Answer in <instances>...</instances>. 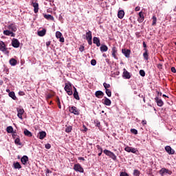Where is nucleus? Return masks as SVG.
Segmentation results:
<instances>
[{
    "mask_svg": "<svg viewBox=\"0 0 176 176\" xmlns=\"http://www.w3.org/2000/svg\"><path fill=\"white\" fill-rule=\"evenodd\" d=\"M65 90L67 93L68 96H72V94H74V92L72 91V85L69 82L65 83Z\"/></svg>",
    "mask_w": 176,
    "mask_h": 176,
    "instance_id": "obj_1",
    "label": "nucleus"
},
{
    "mask_svg": "<svg viewBox=\"0 0 176 176\" xmlns=\"http://www.w3.org/2000/svg\"><path fill=\"white\" fill-rule=\"evenodd\" d=\"M103 153H104V155H106L107 156H109V157H111V159H112L113 160H116L117 157L115 155V153H112V151H110L109 150H107L104 149L103 151Z\"/></svg>",
    "mask_w": 176,
    "mask_h": 176,
    "instance_id": "obj_2",
    "label": "nucleus"
},
{
    "mask_svg": "<svg viewBox=\"0 0 176 176\" xmlns=\"http://www.w3.org/2000/svg\"><path fill=\"white\" fill-rule=\"evenodd\" d=\"M74 171H77L78 173H85V170L83 169V167H82V165H80V164H74Z\"/></svg>",
    "mask_w": 176,
    "mask_h": 176,
    "instance_id": "obj_3",
    "label": "nucleus"
},
{
    "mask_svg": "<svg viewBox=\"0 0 176 176\" xmlns=\"http://www.w3.org/2000/svg\"><path fill=\"white\" fill-rule=\"evenodd\" d=\"M160 174L162 176H164L165 174H168V175H171V174H173V171L166 168H162L160 170Z\"/></svg>",
    "mask_w": 176,
    "mask_h": 176,
    "instance_id": "obj_4",
    "label": "nucleus"
},
{
    "mask_svg": "<svg viewBox=\"0 0 176 176\" xmlns=\"http://www.w3.org/2000/svg\"><path fill=\"white\" fill-rule=\"evenodd\" d=\"M111 56L115 58L116 60H118V48L116 46L113 45L111 49Z\"/></svg>",
    "mask_w": 176,
    "mask_h": 176,
    "instance_id": "obj_5",
    "label": "nucleus"
},
{
    "mask_svg": "<svg viewBox=\"0 0 176 176\" xmlns=\"http://www.w3.org/2000/svg\"><path fill=\"white\" fill-rule=\"evenodd\" d=\"M69 111L71 113H74V115H79V111L75 106L70 107Z\"/></svg>",
    "mask_w": 176,
    "mask_h": 176,
    "instance_id": "obj_6",
    "label": "nucleus"
},
{
    "mask_svg": "<svg viewBox=\"0 0 176 176\" xmlns=\"http://www.w3.org/2000/svg\"><path fill=\"white\" fill-rule=\"evenodd\" d=\"M12 46L15 48L20 47V41H19L17 38H13L12 41Z\"/></svg>",
    "mask_w": 176,
    "mask_h": 176,
    "instance_id": "obj_7",
    "label": "nucleus"
},
{
    "mask_svg": "<svg viewBox=\"0 0 176 176\" xmlns=\"http://www.w3.org/2000/svg\"><path fill=\"white\" fill-rule=\"evenodd\" d=\"M56 37L57 39H59V41L64 43V37L63 36V34L60 32L57 31L56 32Z\"/></svg>",
    "mask_w": 176,
    "mask_h": 176,
    "instance_id": "obj_8",
    "label": "nucleus"
},
{
    "mask_svg": "<svg viewBox=\"0 0 176 176\" xmlns=\"http://www.w3.org/2000/svg\"><path fill=\"white\" fill-rule=\"evenodd\" d=\"M165 151L168 153V155H174V153H175L174 149H173L170 146H165Z\"/></svg>",
    "mask_w": 176,
    "mask_h": 176,
    "instance_id": "obj_9",
    "label": "nucleus"
},
{
    "mask_svg": "<svg viewBox=\"0 0 176 176\" xmlns=\"http://www.w3.org/2000/svg\"><path fill=\"white\" fill-rule=\"evenodd\" d=\"M122 52L123 54H124L126 58H130V53H131V50L127 49H122Z\"/></svg>",
    "mask_w": 176,
    "mask_h": 176,
    "instance_id": "obj_10",
    "label": "nucleus"
},
{
    "mask_svg": "<svg viewBox=\"0 0 176 176\" xmlns=\"http://www.w3.org/2000/svg\"><path fill=\"white\" fill-rule=\"evenodd\" d=\"M17 116L19 119H23V115H24V109H16Z\"/></svg>",
    "mask_w": 176,
    "mask_h": 176,
    "instance_id": "obj_11",
    "label": "nucleus"
},
{
    "mask_svg": "<svg viewBox=\"0 0 176 176\" xmlns=\"http://www.w3.org/2000/svg\"><path fill=\"white\" fill-rule=\"evenodd\" d=\"M155 101L157 102V105L158 107H163L164 105V102H163V100L162 99H160L158 96H156L155 98Z\"/></svg>",
    "mask_w": 176,
    "mask_h": 176,
    "instance_id": "obj_12",
    "label": "nucleus"
},
{
    "mask_svg": "<svg viewBox=\"0 0 176 176\" xmlns=\"http://www.w3.org/2000/svg\"><path fill=\"white\" fill-rule=\"evenodd\" d=\"M0 50L1 52H6L8 48L6 47V44L2 41H0Z\"/></svg>",
    "mask_w": 176,
    "mask_h": 176,
    "instance_id": "obj_13",
    "label": "nucleus"
},
{
    "mask_svg": "<svg viewBox=\"0 0 176 176\" xmlns=\"http://www.w3.org/2000/svg\"><path fill=\"white\" fill-rule=\"evenodd\" d=\"M32 6L34 8V13H38V12L39 11V4L36 2H32Z\"/></svg>",
    "mask_w": 176,
    "mask_h": 176,
    "instance_id": "obj_14",
    "label": "nucleus"
},
{
    "mask_svg": "<svg viewBox=\"0 0 176 176\" xmlns=\"http://www.w3.org/2000/svg\"><path fill=\"white\" fill-rule=\"evenodd\" d=\"M8 29L10 31H12V32H16L17 31V28L16 27V25H14V23H10L8 26Z\"/></svg>",
    "mask_w": 176,
    "mask_h": 176,
    "instance_id": "obj_15",
    "label": "nucleus"
},
{
    "mask_svg": "<svg viewBox=\"0 0 176 176\" xmlns=\"http://www.w3.org/2000/svg\"><path fill=\"white\" fill-rule=\"evenodd\" d=\"M3 35H6L7 36H12V37H14L16 36V34L12 32V31H10V30H4L3 32Z\"/></svg>",
    "mask_w": 176,
    "mask_h": 176,
    "instance_id": "obj_16",
    "label": "nucleus"
},
{
    "mask_svg": "<svg viewBox=\"0 0 176 176\" xmlns=\"http://www.w3.org/2000/svg\"><path fill=\"white\" fill-rule=\"evenodd\" d=\"M122 76L123 78H124V79H130V78H131V76L130 75V72H128L126 69H124Z\"/></svg>",
    "mask_w": 176,
    "mask_h": 176,
    "instance_id": "obj_17",
    "label": "nucleus"
},
{
    "mask_svg": "<svg viewBox=\"0 0 176 176\" xmlns=\"http://www.w3.org/2000/svg\"><path fill=\"white\" fill-rule=\"evenodd\" d=\"M54 97V92L53 91H50L45 94L46 100H50V98Z\"/></svg>",
    "mask_w": 176,
    "mask_h": 176,
    "instance_id": "obj_18",
    "label": "nucleus"
},
{
    "mask_svg": "<svg viewBox=\"0 0 176 176\" xmlns=\"http://www.w3.org/2000/svg\"><path fill=\"white\" fill-rule=\"evenodd\" d=\"M103 101V104L104 105H107V107L111 106V104H112V102L111 101V100H109V98L104 97V99H102Z\"/></svg>",
    "mask_w": 176,
    "mask_h": 176,
    "instance_id": "obj_19",
    "label": "nucleus"
},
{
    "mask_svg": "<svg viewBox=\"0 0 176 176\" xmlns=\"http://www.w3.org/2000/svg\"><path fill=\"white\" fill-rule=\"evenodd\" d=\"M93 42L98 47H100L101 46V43H100V38L98 37H94L93 38Z\"/></svg>",
    "mask_w": 176,
    "mask_h": 176,
    "instance_id": "obj_20",
    "label": "nucleus"
},
{
    "mask_svg": "<svg viewBox=\"0 0 176 176\" xmlns=\"http://www.w3.org/2000/svg\"><path fill=\"white\" fill-rule=\"evenodd\" d=\"M21 162L22 163V164H23L24 166H25L27 164V162H28V156L27 155H23L21 158Z\"/></svg>",
    "mask_w": 176,
    "mask_h": 176,
    "instance_id": "obj_21",
    "label": "nucleus"
},
{
    "mask_svg": "<svg viewBox=\"0 0 176 176\" xmlns=\"http://www.w3.org/2000/svg\"><path fill=\"white\" fill-rule=\"evenodd\" d=\"M95 96L97 97V98H102V97H104V92L102 91H96Z\"/></svg>",
    "mask_w": 176,
    "mask_h": 176,
    "instance_id": "obj_22",
    "label": "nucleus"
},
{
    "mask_svg": "<svg viewBox=\"0 0 176 176\" xmlns=\"http://www.w3.org/2000/svg\"><path fill=\"white\" fill-rule=\"evenodd\" d=\"M144 20V12H139V18L138 19V23H142Z\"/></svg>",
    "mask_w": 176,
    "mask_h": 176,
    "instance_id": "obj_23",
    "label": "nucleus"
},
{
    "mask_svg": "<svg viewBox=\"0 0 176 176\" xmlns=\"http://www.w3.org/2000/svg\"><path fill=\"white\" fill-rule=\"evenodd\" d=\"M38 137L39 140H43L46 137V132L45 131H41L38 133Z\"/></svg>",
    "mask_w": 176,
    "mask_h": 176,
    "instance_id": "obj_24",
    "label": "nucleus"
},
{
    "mask_svg": "<svg viewBox=\"0 0 176 176\" xmlns=\"http://www.w3.org/2000/svg\"><path fill=\"white\" fill-rule=\"evenodd\" d=\"M144 54H143V57L144 58V60H149V54H148V49L146 48H144Z\"/></svg>",
    "mask_w": 176,
    "mask_h": 176,
    "instance_id": "obj_25",
    "label": "nucleus"
},
{
    "mask_svg": "<svg viewBox=\"0 0 176 176\" xmlns=\"http://www.w3.org/2000/svg\"><path fill=\"white\" fill-rule=\"evenodd\" d=\"M38 36H45L46 35V29H43L37 32Z\"/></svg>",
    "mask_w": 176,
    "mask_h": 176,
    "instance_id": "obj_26",
    "label": "nucleus"
},
{
    "mask_svg": "<svg viewBox=\"0 0 176 176\" xmlns=\"http://www.w3.org/2000/svg\"><path fill=\"white\" fill-rule=\"evenodd\" d=\"M74 97L76 100H80V98H79V94H78V91L76 90V88H75V87H74Z\"/></svg>",
    "mask_w": 176,
    "mask_h": 176,
    "instance_id": "obj_27",
    "label": "nucleus"
},
{
    "mask_svg": "<svg viewBox=\"0 0 176 176\" xmlns=\"http://www.w3.org/2000/svg\"><path fill=\"white\" fill-rule=\"evenodd\" d=\"M118 19H123V17H124V11L123 10H120L118 11Z\"/></svg>",
    "mask_w": 176,
    "mask_h": 176,
    "instance_id": "obj_28",
    "label": "nucleus"
},
{
    "mask_svg": "<svg viewBox=\"0 0 176 176\" xmlns=\"http://www.w3.org/2000/svg\"><path fill=\"white\" fill-rule=\"evenodd\" d=\"M23 134H25L26 137H32V133H31V131H28V129L24 130Z\"/></svg>",
    "mask_w": 176,
    "mask_h": 176,
    "instance_id": "obj_29",
    "label": "nucleus"
},
{
    "mask_svg": "<svg viewBox=\"0 0 176 176\" xmlns=\"http://www.w3.org/2000/svg\"><path fill=\"white\" fill-rule=\"evenodd\" d=\"M10 64L12 67H14V65H17V60L12 58L10 60Z\"/></svg>",
    "mask_w": 176,
    "mask_h": 176,
    "instance_id": "obj_30",
    "label": "nucleus"
},
{
    "mask_svg": "<svg viewBox=\"0 0 176 176\" xmlns=\"http://www.w3.org/2000/svg\"><path fill=\"white\" fill-rule=\"evenodd\" d=\"M96 148L99 152L98 156H101L102 155V147L100 145H96Z\"/></svg>",
    "mask_w": 176,
    "mask_h": 176,
    "instance_id": "obj_31",
    "label": "nucleus"
},
{
    "mask_svg": "<svg viewBox=\"0 0 176 176\" xmlns=\"http://www.w3.org/2000/svg\"><path fill=\"white\" fill-rule=\"evenodd\" d=\"M8 96L11 98H12V100H17V97H16V94H14V91L10 92Z\"/></svg>",
    "mask_w": 176,
    "mask_h": 176,
    "instance_id": "obj_32",
    "label": "nucleus"
},
{
    "mask_svg": "<svg viewBox=\"0 0 176 176\" xmlns=\"http://www.w3.org/2000/svg\"><path fill=\"white\" fill-rule=\"evenodd\" d=\"M13 166H14V168H16V169H20V168H21V165L20 164V163L19 162H14L13 163Z\"/></svg>",
    "mask_w": 176,
    "mask_h": 176,
    "instance_id": "obj_33",
    "label": "nucleus"
},
{
    "mask_svg": "<svg viewBox=\"0 0 176 176\" xmlns=\"http://www.w3.org/2000/svg\"><path fill=\"white\" fill-rule=\"evenodd\" d=\"M93 38V35L91 34V31H88L86 32V39H90Z\"/></svg>",
    "mask_w": 176,
    "mask_h": 176,
    "instance_id": "obj_34",
    "label": "nucleus"
},
{
    "mask_svg": "<svg viewBox=\"0 0 176 176\" xmlns=\"http://www.w3.org/2000/svg\"><path fill=\"white\" fill-rule=\"evenodd\" d=\"M100 51L108 52V46H107L106 45H102L100 47Z\"/></svg>",
    "mask_w": 176,
    "mask_h": 176,
    "instance_id": "obj_35",
    "label": "nucleus"
},
{
    "mask_svg": "<svg viewBox=\"0 0 176 176\" xmlns=\"http://www.w3.org/2000/svg\"><path fill=\"white\" fill-rule=\"evenodd\" d=\"M44 18L47 20H54V18L51 14H44Z\"/></svg>",
    "mask_w": 176,
    "mask_h": 176,
    "instance_id": "obj_36",
    "label": "nucleus"
},
{
    "mask_svg": "<svg viewBox=\"0 0 176 176\" xmlns=\"http://www.w3.org/2000/svg\"><path fill=\"white\" fill-rule=\"evenodd\" d=\"M152 20H153L152 25L153 26L156 25V23L157 21V19L156 18V16L153 15L152 17Z\"/></svg>",
    "mask_w": 176,
    "mask_h": 176,
    "instance_id": "obj_37",
    "label": "nucleus"
},
{
    "mask_svg": "<svg viewBox=\"0 0 176 176\" xmlns=\"http://www.w3.org/2000/svg\"><path fill=\"white\" fill-rule=\"evenodd\" d=\"M141 174V172H140V170H138V169H135L133 170V175L134 176H140Z\"/></svg>",
    "mask_w": 176,
    "mask_h": 176,
    "instance_id": "obj_38",
    "label": "nucleus"
},
{
    "mask_svg": "<svg viewBox=\"0 0 176 176\" xmlns=\"http://www.w3.org/2000/svg\"><path fill=\"white\" fill-rule=\"evenodd\" d=\"M105 93L108 96V97H111L112 91H111L109 89H105Z\"/></svg>",
    "mask_w": 176,
    "mask_h": 176,
    "instance_id": "obj_39",
    "label": "nucleus"
},
{
    "mask_svg": "<svg viewBox=\"0 0 176 176\" xmlns=\"http://www.w3.org/2000/svg\"><path fill=\"white\" fill-rule=\"evenodd\" d=\"M14 142H15L16 145H21V142H20L19 137L15 138Z\"/></svg>",
    "mask_w": 176,
    "mask_h": 176,
    "instance_id": "obj_40",
    "label": "nucleus"
},
{
    "mask_svg": "<svg viewBox=\"0 0 176 176\" xmlns=\"http://www.w3.org/2000/svg\"><path fill=\"white\" fill-rule=\"evenodd\" d=\"M56 102L58 104L59 109H61V102H60V98H58V96H57L56 98Z\"/></svg>",
    "mask_w": 176,
    "mask_h": 176,
    "instance_id": "obj_41",
    "label": "nucleus"
},
{
    "mask_svg": "<svg viewBox=\"0 0 176 176\" xmlns=\"http://www.w3.org/2000/svg\"><path fill=\"white\" fill-rule=\"evenodd\" d=\"M7 133H13V126H10L7 127Z\"/></svg>",
    "mask_w": 176,
    "mask_h": 176,
    "instance_id": "obj_42",
    "label": "nucleus"
},
{
    "mask_svg": "<svg viewBox=\"0 0 176 176\" xmlns=\"http://www.w3.org/2000/svg\"><path fill=\"white\" fill-rule=\"evenodd\" d=\"M103 86H104L105 90H107L108 89H109L111 87V85H109L107 82H104Z\"/></svg>",
    "mask_w": 176,
    "mask_h": 176,
    "instance_id": "obj_43",
    "label": "nucleus"
},
{
    "mask_svg": "<svg viewBox=\"0 0 176 176\" xmlns=\"http://www.w3.org/2000/svg\"><path fill=\"white\" fill-rule=\"evenodd\" d=\"M72 131V126H67L65 129L66 133H71Z\"/></svg>",
    "mask_w": 176,
    "mask_h": 176,
    "instance_id": "obj_44",
    "label": "nucleus"
},
{
    "mask_svg": "<svg viewBox=\"0 0 176 176\" xmlns=\"http://www.w3.org/2000/svg\"><path fill=\"white\" fill-rule=\"evenodd\" d=\"M12 138H14V140H15L16 138H19V136L17 135V133L16 132H12Z\"/></svg>",
    "mask_w": 176,
    "mask_h": 176,
    "instance_id": "obj_45",
    "label": "nucleus"
},
{
    "mask_svg": "<svg viewBox=\"0 0 176 176\" xmlns=\"http://www.w3.org/2000/svg\"><path fill=\"white\" fill-rule=\"evenodd\" d=\"M131 133H132L133 134L137 135L138 134V131H137V129H131Z\"/></svg>",
    "mask_w": 176,
    "mask_h": 176,
    "instance_id": "obj_46",
    "label": "nucleus"
},
{
    "mask_svg": "<svg viewBox=\"0 0 176 176\" xmlns=\"http://www.w3.org/2000/svg\"><path fill=\"white\" fill-rule=\"evenodd\" d=\"M139 74H140V76H145V71H144L142 69L140 70Z\"/></svg>",
    "mask_w": 176,
    "mask_h": 176,
    "instance_id": "obj_47",
    "label": "nucleus"
},
{
    "mask_svg": "<svg viewBox=\"0 0 176 176\" xmlns=\"http://www.w3.org/2000/svg\"><path fill=\"white\" fill-rule=\"evenodd\" d=\"M87 42H88V45H93V38H87Z\"/></svg>",
    "mask_w": 176,
    "mask_h": 176,
    "instance_id": "obj_48",
    "label": "nucleus"
},
{
    "mask_svg": "<svg viewBox=\"0 0 176 176\" xmlns=\"http://www.w3.org/2000/svg\"><path fill=\"white\" fill-rule=\"evenodd\" d=\"M91 64L94 66L96 65L97 64V60H96V59H92L91 60Z\"/></svg>",
    "mask_w": 176,
    "mask_h": 176,
    "instance_id": "obj_49",
    "label": "nucleus"
},
{
    "mask_svg": "<svg viewBox=\"0 0 176 176\" xmlns=\"http://www.w3.org/2000/svg\"><path fill=\"white\" fill-rule=\"evenodd\" d=\"M120 176H129V174L126 172H121Z\"/></svg>",
    "mask_w": 176,
    "mask_h": 176,
    "instance_id": "obj_50",
    "label": "nucleus"
},
{
    "mask_svg": "<svg viewBox=\"0 0 176 176\" xmlns=\"http://www.w3.org/2000/svg\"><path fill=\"white\" fill-rule=\"evenodd\" d=\"M45 147L46 149H50V148H52V145L50 144L47 143L45 145Z\"/></svg>",
    "mask_w": 176,
    "mask_h": 176,
    "instance_id": "obj_51",
    "label": "nucleus"
},
{
    "mask_svg": "<svg viewBox=\"0 0 176 176\" xmlns=\"http://www.w3.org/2000/svg\"><path fill=\"white\" fill-rule=\"evenodd\" d=\"M95 124H96V127L101 126V123L99 121H95Z\"/></svg>",
    "mask_w": 176,
    "mask_h": 176,
    "instance_id": "obj_52",
    "label": "nucleus"
},
{
    "mask_svg": "<svg viewBox=\"0 0 176 176\" xmlns=\"http://www.w3.org/2000/svg\"><path fill=\"white\" fill-rule=\"evenodd\" d=\"M124 151H126V152H131V147H130V146H126V147H125Z\"/></svg>",
    "mask_w": 176,
    "mask_h": 176,
    "instance_id": "obj_53",
    "label": "nucleus"
},
{
    "mask_svg": "<svg viewBox=\"0 0 176 176\" xmlns=\"http://www.w3.org/2000/svg\"><path fill=\"white\" fill-rule=\"evenodd\" d=\"M80 52H85V47L83 45H80L79 47Z\"/></svg>",
    "mask_w": 176,
    "mask_h": 176,
    "instance_id": "obj_54",
    "label": "nucleus"
},
{
    "mask_svg": "<svg viewBox=\"0 0 176 176\" xmlns=\"http://www.w3.org/2000/svg\"><path fill=\"white\" fill-rule=\"evenodd\" d=\"M131 153H135V152H137V150H135V148H131Z\"/></svg>",
    "mask_w": 176,
    "mask_h": 176,
    "instance_id": "obj_55",
    "label": "nucleus"
},
{
    "mask_svg": "<svg viewBox=\"0 0 176 176\" xmlns=\"http://www.w3.org/2000/svg\"><path fill=\"white\" fill-rule=\"evenodd\" d=\"M157 68H159V69H162L163 68V65L160 63L157 65Z\"/></svg>",
    "mask_w": 176,
    "mask_h": 176,
    "instance_id": "obj_56",
    "label": "nucleus"
},
{
    "mask_svg": "<svg viewBox=\"0 0 176 176\" xmlns=\"http://www.w3.org/2000/svg\"><path fill=\"white\" fill-rule=\"evenodd\" d=\"M171 72H173V74H175V73H176L175 67H171Z\"/></svg>",
    "mask_w": 176,
    "mask_h": 176,
    "instance_id": "obj_57",
    "label": "nucleus"
},
{
    "mask_svg": "<svg viewBox=\"0 0 176 176\" xmlns=\"http://www.w3.org/2000/svg\"><path fill=\"white\" fill-rule=\"evenodd\" d=\"M140 9H141V8L140 6H137V7H135V12H140Z\"/></svg>",
    "mask_w": 176,
    "mask_h": 176,
    "instance_id": "obj_58",
    "label": "nucleus"
},
{
    "mask_svg": "<svg viewBox=\"0 0 176 176\" xmlns=\"http://www.w3.org/2000/svg\"><path fill=\"white\" fill-rule=\"evenodd\" d=\"M142 124H143V126H145V124H146V120H142Z\"/></svg>",
    "mask_w": 176,
    "mask_h": 176,
    "instance_id": "obj_59",
    "label": "nucleus"
},
{
    "mask_svg": "<svg viewBox=\"0 0 176 176\" xmlns=\"http://www.w3.org/2000/svg\"><path fill=\"white\" fill-rule=\"evenodd\" d=\"M50 43H52L51 41H47V42L46 43V46H47V47H49V45H50Z\"/></svg>",
    "mask_w": 176,
    "mask_h": 176,
    "instance_id": "obj_60",
    "label": "nucleus"
},
{
    "mask_svg": "<svg viewBox=\"0 0 176 176\" xmlns=\"http://www.w3.org/2000/svg\"><path fill=\"white\" fill-rule=\"evenodd\" d=\"M143 47L144 49H146V43H145V41L143 42Z\"/></svg>",
    "mask_w": 176,
    "mask_h": 176,
    "instance_id": "obj_61",
    "label": "nucleus"
},
{
    "mask_svg": "<svg viewBox=\"0 0 176 176\" xmlns=\"http://www.w3.org/2000/svg\"><path fill=\"white\" fill-rule=\"evenodd\" d=\"M78 160H82L83 162H85V158L83 157H79Z\"/></svg>",
    "mask_w": 176,
    "mask_h": 176,
    "instance_id": "obj_62",
    "label": "nucleus"
},
{
    "mask_svg": "<svg viewBox=\"0 0 176 176\" xmlns=\"http://www.w3.org/2000/svg\"><path fill=\"white\" fill-rule=\"evenodd\" d=\"M135 35H136V36H137L138 38H140V36H141L140 35V32H136V33H135Z\"/></svg>",
    "mask_w": 176,
    "mask_h": 176,
    "instance_id": "obj_63",
    "label": "nucleus"
},
{
    "mask_svg": "<svg viewBox=\"0 0 176 176\" xmlns=\"http://www.w3.org/2000/svg\"><path fill=\"white\" fill-rule=\"evenodd\" d=\"M19 94H20V96H24V92L20 91V92H19Z\"/></svg>",
    "mask_w": 176,
    "mask_h": 176,
    "instance_id": "obj_64",
    "label": "nucleus"
}]
</instances>
